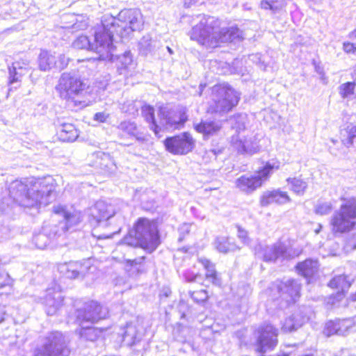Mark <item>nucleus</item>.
Listing matches in <instances>:
<instances>
[{
    "mask_svg": "<svg viewBox=\"0 0 356 356\" xmlns=\"http://www.w3.org/2000/svg\"><path fill=\"white\" fill-rule=\"evenodd\" d=\"M89 86L79 77L63 74L56 86L59 97L74 106L85 105Z\"/></svg>",
    "mask_w": 356,
    "mask_h": 356,
    "instance_id": "obj_1",
    "label": "nucleus"
},
{
    "mask_svg": "<svg viewBox=\"0 0 356 356\" xmlns=\"http://www.w3.org/2000/svg\"><path fill=\"white\" fill-rule=\"evenodd\" d=\"M69 341L60 332L53 331L41 337L32 348L31 356H69Z\"/></svg>",
    "mask_w": 356,
    "mask_h": 356,
    "instance_id": "obj_2",
    "label": "nucleus"
},
{
    "mask_svg": "<svg viewBox=\"0 0 356 356\" xmlns=\"http://www.w3.org/2000/svg\"><path fill=\"white\" fill-rule=\"evenodd\" d=\"M212 102L209 105L207 113H227L238 103L239 97L236 91L227 84H216L211 88Z\"/></svg>",
    "mask_w": 356,
    "mask_h": 356,
    "instance_id": "obj_3",
    "label": "nucleus"
},
{
    "mask_svg": "<svg viewBox=\"0 0 356 356\" xmlns=\"http://www.w3.org/2000/svg\"><path fill=\"white\" fill-rule=\"evenodd\" d=\"M115 24L101 23L93 28L92 48L99 55L98 60H104L111 55L113 47V33Z\"/></svg>",
    "mask_w": 356,
    "mask_h": 356,
    "instance_id": "obj_4",
    "label": "nucleus"
},
{
    "mask_svg": "<svg viewBox=\"0 0 356 356\" xmlns=\"http://www.w3.org/2000/svg\"><path fill=\"white\" fill-rule=\"evenodd\" d=\"M130 238L143 248L152 252L160 243L159 230L156 224H133L128 232Z\"/></svg>",
    "mask_w": 356,
    "mask_h": 356,
    "instance_id": "obj_5",
    "label": "nucleus"
},
{
    "mask_svg": "<svg viewBox=\"0 0 356 356\" xmlns=\"http://www.w3.org/2000/svg\"><path fill=\"white\" fill-rule=\"evenodd\" d=\"M195 139L188 131L168 136L163 142L168 152L177 156H184L192 152L195 147Z\"/></svg>",
    "mask_w": 356,
    "mask_h": 356,
    "instance_id": "obj_6",
    "label": "nucleus"
},
{
    "mask_svg": "<svg viewBox=\"0 0 356 356\" xmlns=\"http://www.w3.org/2000/svg\"><path fill=\"white\" fill-rule=\"evenodd\" d=\"M76 321L83 326L85 323H95L108 315V309L96 301L86 302L83 307L76 311Z\"/></svg>",
    "mask_w": 356,
    "mask_h": 356,
    "instance_id": "obj_7",
    "label": "nucleus"
},
{
    "mask_svg": "<svg viewBox=\"0 0 356 356\" xmlns=\"http://www.w3.org/2000/svg\"><path fill=\"white\" fill-rule=\"evenodd\" d=\"M119 17L120 24L117 26L120 28L119 33L121 37L140 29L143 25L141 13L136 10L125 9L120 13Z\"/></svg>",
    "mask_w": 356,
    "mask_h": 356,
    "instance_id": "obj_8",
    "label": "nucleus"
},
{
    "mask_svg": "<svg viewBox=\"0 0 356 356\" xmlns=\"http://www.w3.org/2000/svg\"><path fill=\"white\" fill-rule=\"evenodd\" d=\"M159 113L160 118L164 120L165 125L173 130L182 129L188 120L187 109L183 106H178L168 111H165L164 107L160 106Z\"/></svg>",
    "mask_w": 356,
    "mask_h": 356,
    "instance_id": "obj_9",
    "label": "nucleus"
},
{
    "mask_svg": "<svg viewBox=\"0 0 356 356\" xmlns=\"http://www.w3.org/2000/svg\"><path fill=\"white\" fill-rule=\"evenodd\" d=\"M67 229V224H46L42 227V232L33 236V242L38 248L44 249L50 239L61 236Z\"/></svg>",
    "mask_w": 356,
    "mask_h": 356,
    "instance_id": "obj_10",
    "label": "nucleus"
},
{
    "mask_svg": "<svg viewBox=\"0 0 356 356\" xmlns=\"http://www.w3.org/2000/svg\"><path fill=\"white\" fill-rule=\"evenodd\" d=\"M257 350L265 353L273 349L277 343V330L272 325L264 323L258 330Z\"/></svg>",
    "mask_w": 356,
    "mask_h": 356,
    "instance_id": "obj_11",
    "label": "nucleus"
},
{
    "mask_svg": "<svg viewBox=\"0 0 356 356\" xmlns=\"http://www.w3.org/2000/svg\"><path fill=\"white\" fill-rule=\"evenodd\" d=\"M277 289L280 297L288 304L296 302L300 296V285L294 280L280 282Z\"/></svg>",
    "mask_w": 356,
    "mask_h": 356,
    "instance_id": "obj_12",
    "label": "nucleus"
},
{
    "mask_svg": "<svg viewBox=\"0 0 356 356\" xmlns=\"http://www.w3.org/2000/svg\"><path fill=\"white\" fill-rule=\"evenodd\" d=\"M91 268L89 261L83 264L79 261H71L59 265L58 270L65 277L75 279L79 276L85 275Z\"/></svg>",
    "mask_w": 356,
    "mask_h": 356,
    "instance_id": "obj_13",
    "label": "nucleus"
},
{
    "mask_svg": "<svg viewBox=\"0 0 356 356\" xmlns=\"http://www.w3.org/2000/svg\"><path fill=\"white\" fill-rule=\"evenodd\" d=\"M290 197L286 192L280 189L264 191L259 197V204L261 207H268L270 204H283L290 202Z\"/></svg>",
    "mask_w": 356,
    "mask_h": 356,
    "instance_id": "obj_14",
    "label": "nucleus"
},
{
    "mask_svg": "<svg viewBox=\"0 0 356 356\" xmlns=\"http://www.w3.org/2000/svg\"><path fill=\"white\" fill-rule=\"evenodd\" d=\"M345 200V199H343ZM356 218V198L346 200L340 210L334 215L333 222H349Z\"/></svg>",
    "mask_w": 356,
    "mask_h": 356,
    "instance_id": "obj_15",
    "label": "nucleus"
},
{
    "mask_svg": "<svg viewBox=\"0 0 356 356\" xmlns=\"http://www.w3.org/2000/svg\"><path fill=\"white\" fill-rule=\"evenodd\" d=\"M308 310L307 308H303L287 318L282 325V331L291 332L300 327L309 319V317L307 316Z\"/></svg>",
    "mask_w": 356,
    "mask_h": 356,
    "instance_id": "obj_16",
    "label": "nucleus"
},
{
    "mask_svg": "<svg viewBox=\"0 0 356 356\" xmlns=\"http://www.w3.org/2000/svg\"><path fill=\"white\" fill-rule=\"evenodd\" d=\"M239 38L238 28L237 26H232L219 31L218 33L210 40V42L213 44L214 47H220L221 44L232 42Z\"/></svg>",
    "mask_w": 356,
    "mask_h": 356,
    "instance_id": "obj_17",
    "label": "nucleus"
},
{
    "mask_svg": "<svg viewBox=\"0 0 356 356\" xmlns=\"http://www.w3.org/2000/svg\"><path fill=\"white\" fill-rule=\"evenodd\" d=\"M261 246L259 245L258 247L255 248V254L267 261H275L280 257L283 256L286 250L284 245L281 243L275 244L270 247H266L263 252L261 251Z\"/></svg>",
    "mask_w": 356,
    "mask_h": 356,
    "instance_id": "obj_18",
    "label": "nucleus"
},
{
    "mask_svg": "<svg viewBox=\"0 0 356 356\" xmlns=\"http://www.w3.org/2000/svg\"><path fill=\"white\" fill-rule=\"evenodd\" d=\"M63 301V298L60 292L48 291L44 301L47 315L56 314L61 307Z\"/></svg>",
    "mask_w": 356,
    "mask_h": 356,
    "instance_id": "obj_19",
    "label": "nucleus"
},
{
    "mask_svg": "<svg viewBox=\"0 0 356 356\" xmlns=\"http://www.w3.org/2000/svg\"><path fill=\"white\" fill-rule=\"evenodd\" d=\"M280 162L278 160L273 159L270 161H267L264 166L259 168L256 171L254 177L261 186L270 179L273 171L280 169Z\"/></svg>",
    "mask_w": 356,
    "mask_h": 356,
    "instance_id": "obj_20",
    "label": "nucleus"
},
{
    "mask_svg": "<svg viewBox=\"0 0 356 356\" xmlns=\"http://www.w3.org/2000/svg\"><path fill=\"white\" fill-rule=\"evenodd\" d=\"M194 129L204 138L217 134L221 129V125L215 120H200L194 125Z\"/></svg>",
    "mask_w": 356,
    "mask_h": 356,
    "instance_id": "obj_21",
    "label": "nucleus"
},
{
    "mask_svg": "<svg viewBox=\"0 0 356 356\" xmlns=\"http://www.w3.org/2000/svg\"><path fill=\"white\" fill-rule=\"evenodd\" d=\"M140 110L143 118L149 124L150 129L156 136H159L161 128L156 120L154 107L150 104H144L141 106Z\"/></svg>",
    "mask_w": 356,
    "mask_h": 356,
    "instance_id": "obj_22",
    "label": "nucleus"
},
{
    "mask_svg": "<svg viewBox=\"0 0 356 356\" xmlns=\"http://www.w3.org/2000/svg\"><path fill=\"white\" fill-rule=\"evenodd\" d=\"M78 136V130L72 123L63 124L56 131L58 140L63 143L73 142L77 138Z\"/></svg>",
    "mask_w": 356,
    "mask_h": 356,
    "instance_id": "obj_23",
    "label": "nucleus"
},
{
    "mask_svg": "<svg viewBox=\"0 0 356 356\" xmlns=\"http://www.w3.org/2000/svg\"><path fill=\"white\" fill-rule=\"evenodd\" d=\"M236 186L241 191L251 193L261 187L254 175H242L236 181Z\"/></svg>",
    "mask_w": 356,
    "mask_h": 356,
    "instance_id": "obj_24",
    "label": "nucleus"
},
{
    "mask_svg": "<svg viewBox=\"0 0 356 356\" xmlns=\"http://www.w3.org/2000/svg\"><path fill=\"white\" fill-rule=\"evenodd\" d=\"M318 267V264L316 260L306 259L303 262L299 263L296 268L301 275L309 278L317 272Z\"/></svg>",
    "mask_w": 356,
    "mask_h": 356,
    "instance_id": "obj_25",
    "label": "nucleus"
},
{
    "mask_svg": "<svg viewBox=\"0 0 356 356\" xmlns=\"http://www.w3.org/2000/svg\"><path fill=\"white\" fill-rule=\"evenodd\" d=\"M118 129L122 133L135 137L136 140L143 143L147 141V139L143 136H138L136 135L137 125L135 122L131 121H122L118 127Z\"/></svg>",
    "mask_w": 356,
    "mask_h": 356,
    "instance_id": "obj_26",
    "label": "nucleus"
},
{
    "mask_svg": "<svg viewBox=\"0 0 356 356\" xmlns=\"http://www.w3.org/2000/svg\"><path fill=\"white\" fill-rule=\"evenodd\" d=\"M105 330L96 327H83L80 330V336L86 340L94 341L102 337Z\"/></svg>",
    "mask_w": 356,
    "mask_h": 356,
    "instance_id": "obj_27",
    "label": "nucleus"
},
{
    "mask_svg": "<svg viewBox=\"0 0 356 356\" xmlns=\"http://www.w3.org/2000/svg\"><path fill=\"white\" fill-rule=\"evenodd\" d=\"M122 340L127 346H133L139 341L136 327L132 323H127L122 333Z\"/></svg>",
    "mask_w": 356,
    "mask_h": 356,
    "instance_id": "obj_28",
    "label": "nucleus"
},
{
    "mask_svg": "<svg viewBox=\"0 0 356 356\" xmlns=\"http://www.w3.org/2000/svg\"><path fill=\"white\" fill-rule=\"evenodd\" d=\"M216 247L218 250L222 253L234 252L239 250V248L229 238L218 237L216 240Z\"/></svg>",
    "mask_w": 356,
    "mask_h": 356,
    "instance_id": "obj_29",
    "label": "nucleus"
},
{
    "mask_svg": "<svg viewBox=\"0 0 356 356\" xmlns=\"http://www.w3.org/2000/svg\"><path fill=\"white\" fill-rule=\"evenodd\" d=\"M56 64V60L53 55L48 51H42L38 57V65L41 70L46 71L50 70Z\"/></svg>",
    "mask_w": 356,
    "mask_h": 356,
    "instance_id": "obj_30",
    "label": "nucleus"
},
{
    "mask_svg": "<svg viewBox=\"0 0 356 356\" xmlns=\"http://www.w3.org/2000/svg\"><path fill=\"white\" fill-rule=\"evenodd\" d=\"M199 262L207 271V279L209 280L214 284H218L220 283V280L218 278L214 265L210 261L204 258L200 259Z\"/></svg>",
    "mask_w": 356,
    "mask_h": 356,
    "instance_id": "obj_31",
    "label": "nucleus"
},
{
    "mask_svg": "<svg viewBox=\"0 0 356 356\" xmlns=\"http://www.w3.org/2000/svg\"><path fill=\"white\" fill-rule=\"evenodd\" d=\"M12 280L0 266V294L9 293L11 291Z\"/></svg>",
    "mask_w": 356,
    "mask_h": 356,
    "instance_id": "obj_32",
    "label": "nucleus"
},
{
    "mask_svg": "<svg viewBox=\"0 0 356 356\" xmlns=\"http://www.w3.org/2000/svg\"><path fill=\"white\" fill-rule=\"evenodd\" d=\"M92 40L86 35H79L72 42V46L76 49H87L93 51Z\"/></svg>",
    "mask_w": 356,
    "mask_h": 356,
    "instance_id": "obj_33",
    "label": "nucleus"
},
{
    "mask_svg": "<svg viewBox=\"0 0 356 356\" xmlns=\"http://www.w3.org/2000/svg\"><path fill=\"white\" fill-rule=\"evenodd\" d=\"M329 286L331 288L337 289L343 292L350 287V284L347 280V277L345 275H341L336 276L332 280H330Z\"/></svg>",
    "mask_w": 356,
    "mask_h": 356,
    "instance_id": "obj_34",
    "label": "nucleus"
},
{
    "mask_svg": "<svg viewBox=\"0 0 356 356\" xmlns=\"http://www.w3.org/2000/svg\"><path fill=\"white\" fill-rule=\"evenodd\" d=\"M339 335H346L353 326L356 325L355 317L352 318L337 319Z\"/></svg>",
    "mask_w": 356,
    "mask_h": 356,
    "instance_id": "obj_35",
    "label": "nucleus"
},
{
    "mask_svg": "<svg viewBox=\"0 0 356 356\" xmlns=\"http://www.w3.org/2000/svg\"><path fill=\"white\" fill-rule=\"evenodd\" d=\"M53 212L56 215L62 216L65 220H70L74 217L73 213L67 210L66 207L63 205L55 207Z\"/></svg>",
    "mask_w": 356,
    "mask_h": 356,
    "instance_id": "obj_36",
    "label": "nucleus"
},
{
    "mask_svg": "<svg viewBox=\"0 0 356 356\" xmlns=\"http://www.w3.org/2000/svg\"><path fill=\"white\" fill-rule=\"evenodd\" d=\"M338 328H339L338 321L337 320L330 321H328L325 324V327L323 330V333L327 337H330V336L335 334L339 335V332H338V330H339Z\"/></svg>",
    "mask_w": 356,
    "mask_h": 356,
    "instance_id": "obj_37",
    "label": "nucleus"
},
{
    "mask_svg": "<svg viewBox=\"0 0 356 356\" xmlns=\"http://www.w3.org/2000/svg\"><path fill=\"white\" fill-rule=\"evenodd\" d=\"M207 31L204 28L194 29L193 30V39L196 40L201 44H205L209 42V35L205 36L203 35V33H205Z\"/></svg>",
    "mask_w": 356,
    "mask_h": 356,
    "instance_id": "obj_38",
    "label": "nucleus"
},
{
    "mask_svg": "<svg viewBox=\"0 0 356 356\" xmlns=\"http://www.w3.org/2000/svg\"><path fill=\"white\" fill-rule=\"evenodd\" d=\"M291 186L292 190L298 193L303 192L307 187L306 183L298 178H293L291 180Z\"/></svg>",
    "mask_w": 356,
    "mask_h": 356,
    "instance_id": "obj_39",
    "label": "nucleus"
},
{
    "mask_svg": "<svg viewBox=\"0 0 356 356\" xmlns=\"http://www.w3.org/2000/svg\"><path fill=\"white\" fill-rule=\"evenodd\" d=\"M355 83L354 82H347L343 83L340 88V94L342 97H346L354 93Z\"/></svg>",
    "mask_w": 356,
    "mask_h": 356,
    "instance_id": "obj_40",
    "label": "nucleus"
},
{
    "mask_svg": "<svg viewBox=\"0 0 356 356\" xmlns=\"http://www.w3.org/2000/svg\"><path fill=\"white\" fill-rule=\"evenodd\" d=\"M275 2H277V0H272V1L262 0L261 1V8L264 10H277L279 8V7L274 6V3Z\"/></svg>",
    "mask_w": 356,
    "mask_h": 356,
    "instance_id": "obj_41",
    "label": "nucleus"
},
{
    "mask_svg": "<svg viewBox=\"0 0 356 356\" xmlns=\"http://www.w3.org/2000/svg\"><path fill=\"white\" fill-rule=\"evenodd\" d=\"M238 229V237L245 244H249V238L248 236V232L243 229L241 226H237Z\"/></svg>",
    "mask_w": 356,
    "mask_h": 356,
    "instance_id": "obj_42",
    "label": "nucleus"
},
{
    "mask_svg": "<svg viewBox=\"0 0 356 356\" xmlns=\"http://www.w3.org/2000/svg\"><path fill=\"white\" fill-rule=\"evenodd\" d=\"M343 51L348 54H356V44L350 42H346L343 44Z\"/></svg>",
    "mask_w": 356,
    "mask_h": 356,
    "instance_id": "obj_43",
    "label": "nucleus"
},
{
    "mask_svg": "<svg viewBox=\"0 0 356 356\" xmlns=\"http://www.w3.org/2000/svg\"><path fill=\"white\" fill-rule=\"evenodd\" d=\"M191 296L193 300L196 301H203L208 298L207 292L204 290L193 292Z\"/></svg>",
    "mask_w": 356,
    "mask_h": 356,
    "instance_id": "obj_44",
    "label": "nucleus"
},
{
    "mask_svg": "<svg viewBox=\"0 0 356 356\" xmlns=\"http://www.w3.org/2000/svg\"><path fill=\"white\" fill-rule=\"evenodd\" d=\"M191 225V224H180L179 227H178V231L180 234L179 241H182L184 239V235L190 232Z\"/></svg>",
    "mask_w": 356,
    "mask_h": 356,
    "instance_id": "obj_45",
    "label": "nucleus"
},
{
    "mask_svg": "<svg viewBox=\"0 0 356 356\" xmlns=\"http://www.w3.org/2000/svg\"><path fill=\"white\" fill-rule=\"evenodd\" d=\"M17 73L16 72V69L13 68L12 70H10V76H9V80L8 83L12 84L15 82L19 81V77L17 76Z\"/></svg>",
    "mask_w": 356,
    "mask_h": 356,
    "instance_id": "obj_46",
    "label": "nucleus"
},
{
    "mask_svg": "<svg viewBox=\"0 0 356 356\" xmlns=\"http://www.w3.org/2000/svg\"><path fill=\"white\" fill-rule=\"evenodd\" d=\"M143 257L136 259H127V266H130L131 267H135L136 270H138V268L137 267L138 265H140L141 263L143 261Z\"/></svg>",
    "mask_w": 356,
    "mask_h": 356,
    "instance_id": "obj_47",
    "label": "nucleus"
},
{
    "mask_svg": "<svg viewBox=\"0 0 356 356\" xmlns=\"http://www.w3.org/2000/svg\"><path fill=\"white\" fill-rule=\"evenodd\" d=\"M184 277L187 282H196L200 277V275L188 271L185 273Z\"/></svg>",
    "mask_w": 356,
    "mask_h": 356,
    "instance_id": "obj_48",
    "label": "nucleus"
},
{
    "mask_svg": "<svg viewBox=\"0 0 356 356\" xmlns=\"http://www.w3.org/2000/svg\"><path fill=\"white\" fill-rule=\"evenodd\" d=\"M108 117V115L105 114L104 113L99 112L97 113L95 115V120L99 122H105Z\"/></svg>",
    "mask_w": 356,
    "mask_h": 356,
    "instance_id": "obj_49",
    "label": "nucleus"
},
{
    "mask_svg": "<svg viewBox=\"0 0 356 356\" xmlns=\"http://www.w3.org/2000/svg\"><path fill=\"white\" fill-rule=\"evenodd\" d=\"M348 139L353 143L356 139V126H352L348 129Z\"/></svg>",
    "mask_w": 356,
    "mask_h": 356,
    "instance_id": "obj_50",
    "label": "nucleus"
},
{
    "mask_svg": "<svg viewBox=\"0 0 356 356\" xmlns=\"http://www.w3.org/2000/svg\"><path fill=\"white\" fill-rule=\"evenodd\" d=\"M330 209L331 208L329 206L321 205L316 209V212L321 215H323L327 213L330 210Z\"/></svg>",
    "mask_w": 356,
    "mask_h": 356,
    "instance_id": "obj_51",
    "label": "nucleus"
},
{
    "mask_svg": "<svg viewBox=\"0 0 356 356\" xmlns=\"http://www.w3.org/2000/svg\"><path fill=\"white\" fill-rule=\"evenodd\" d=\"M5 313L4 306L0 305V323L4 319Z\"/></svg>",
    "mask_w": 356,
    "mask_h": 356,
    "instance_id": "obj_52",
    "label": "nucleus"
},
{
    "mask_svg": "<svg viewBox=\"0 0 356 356\" xmlns=\"http://www.w3.org/2000/svg\"><path fill=\"white\" fill-rule=\"evenodd\" d=\"M345 225V224H339V223H337V224H332V225H333L332 230H333V231H338V230H339V229L341 228V227H342L343 225Z\"/></svg>",
    "mask_w": 356,
    "mask_h": 356,
    "instance_id": "obj_53",
    "label": "nucleus"
},
{
    "mask_svg": "<svg viewBox=\"0 0 356 356\" xmlns=\"http://www.w3.org/2000/svg\"><path fill=\"white\" fill-rule=\"evenodd\" d=\"M137 222H140V223H142V222H145V220L143 219H139Z\"/></svg>",
    "mask_w": 356,
    "mask_h": 356,
    "instance_id": "obj_54",
    "label": "nucleus"
},
{
    "mask_svg": "<svg viewBox=\"0 0 356 356\" xmlns=\"http://www.w3.org/2000/svg\"><path fill=\"white\" fill-rule=\"evenodd\" d=\"M353 300H356V293L353 296Z\"/></svg>",
    "mask_w": 356,
    "mask_h": 356,
    "instance_id": "obj_55",
    "label": "nucleus"
},
{
    "mask_svg": "<svg viewBox=\"0 0 356 356\" xmlns=\"http://www.w3.org/2000/svg\"><path fill=\"white\" fill-rule=\"evenodd\" d=\"M353 250L356 249V244H354L353 245Z\"/></svg>",
    "mask_w": 356,
    "mask_h": 356,
    "instance_id": "obj_56",
    "label": "nucleus"
},
{
    "mask_svg": "<svg viewBox=\"0 0 356 356\" xmlns=\"http://www.w3.org/2000/svg\"><path fill=\"white\" fill-rule=\"evenodd\" d=\"M319 230H320V229H316V233H318V232H319Z\"/></svg>",
    "mask_w": 356,
    "mask_h": 356,
    "instance_id": "obj_57",
    "label": "nucleus"
},
{
    "mask_svg": "<svg viewBox=\"0 0 356 356\" xmlns=\"http://www.w3.org/2000/svg\"><path fill=\"white\" fill-rule=\"evenodd\" d=\"M282 6H285V3L284 2L280 6V7H282Z\"/></svg>",
    "mask_w": 356,
    "mask_h": 356,
    "instance_id": "obj_58",
    "label": "nucleus"
}]
</instances>
